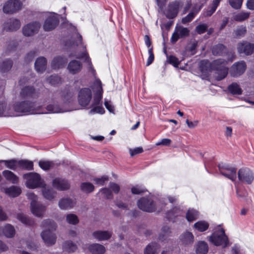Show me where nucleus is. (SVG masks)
I'll return each instance as SVG.
<instances>
[{
    "label": "nucleus",
    "mask_w": 254,
    "mask_h": 254,
    "mask_svg": "<svg viewBox=\"0 0 254 254\" xmlns=\"http://www.w3.org/2000/svg\"><path fill=\"white\" fill-rule=\"evenodd\" d=\"M41 225L45 229L41 233L44 242L48 245L54 244L56 241V237L52 231L57 228L55 222L50 219H46L42 222Z\"/></svg>",
    "instance_id": "nucleus-1"
},
{
    "label": "nucleus",
    "mask_w": 254,
    "mask_h": 254,
    "mask_svg": "<svg viewBox=\"0 0 254 254\" xmlns=\"http://www.w3.org/2000/svg\"><path fill=\"white\" fill-rule=\"evenodd\" d=\"M227 64V62L222 59L214 60L210 64V68L214 71L215 77L217 80H221L227 76L228 72Z\"/></svg>",
    "instance_id": "nucleus-2"
},
{
    "label": "nucleus",
    "mask_w": 254,
    "mask_h": 254,
    "mask_svg": "<svg viewBox=\"0 0 254 254\" xmlns=\"http://www.w3.org/2000/svg\"><path fill=\"white\" fill-rule=\"evenodd\" d=\"M23 177L26 180V186L29 189L41 188L45 186L44 181L38 173L34 172L26 173L23 175Z\"/></svg>",
    "instance_id": "nucleus-3"
},
{
    "label": "nucleus",
    "mask_w": 254,
    "mask_h": 254,
    "mask_svg": "<svg viewBox=\"0 0 254 254\" xmlns=\"http://www.w3.org/2000/svg\"><path fill=\"white\" fill-rule=\"evenodd\" d=\"M209 240L216 246H222L223 248H226L229 245L228 238L222 228H219L214 232L210 236Z\"/></svg>",
    "instance_id": "nucleus-4"
},
{
    "label": "nucleus",
    "mask_w": 254,
    "mask_h": 254,
    "mask_svg": "<svg viewBox=\"0 0 254 254\" xmlns=\"http://www.w3.org/2000/svg\"><path fill=\"white\" fill-rule=\"evenodd\" d=\"M13 110L16 113L22 115L38 114L35 109L34 103L26 101L15 103L13 106Z\"/></svg>",
    "instance_id": "nucleus-5"
},
{
    "label": "nucleus",
    "mask_w": 254,
    "mask_h": 254,
    "mask_svg": "<svg viewBox=\"0 0 254 254\" xmlns=\"http://www.w3.org/2000/svg\"><path fill=\"white\" fill-rule=\"evenodd\" d=\"M27 196L28 198L31 201L30 204L32 213L37 217H43L45 207L37 202V195L32 192H28L27 193Z\"/></svg>",
    "instance_id": "nucleus-6"
},
{
    "label": "nucleus",
    "mask_w": 254,
    "mask_h": 254,
    "mask_svg": "<svg viewBox=\"0 0 254 254\" xmlns=\"http://www.w3.org/2000/svg\"><path fill=\"white\" fill-rule=\"evenodd\" d=\"M218 168L220 173L226 178L235 182L237 178V168L229 164L221 163Z\"/></svg>",
    "instance_id": "nucleus-7"
},
{
    "label": "nucleus",
    "mask_w": 254,
    "mask_h": 254,
    "mask_svg": "<svg viewBox=\"0 0 254 254\" xmlns=\"http://www.w3.org/2000/svg\"><path fill=\"white\" fill-rule=\"evenodd\" d=\"M22 3L20 0H8L3 6L4 13L12 14L21 9Z\"/></svg>",
    "instance_id": "nucleus-8"
},
{
    "label": "nucleus",
    "mask_w": 254,
    "mask_h": 254,
    "mask_svg": "<svg viewBox=\"0 0 254 254\" xmlns=\"http://www.w3.org/2000/svg\"><path fill=\"white\" fill-rule=\"evenodd\" d=\"M92 97V91L88 88L81 89L78 95V102L79 105L83 107H87L91 100Z\"/></svg>",
    "instance_id": "nucleus-9"
},
{
    "label": "nucleus",
    "mask_w": 254,
    "mask_h": 254,
    "mask_svg": "<svg viewBox=\"0 0 254 254\" xmlns=\"http://www.w3.org/2000/svg\"><path fill=\"white\" fill-rule=\"evenodd\" d=\"M238 178L242 183L250 185L254 180V174L249 168H242L238 171Z\"/></svg>",
    "instance_id": "nucleus-10"
},
{
    "label": "nucleus",
    "mask_w": 254,
    "mask_h": 254,
    "mask_svg": "<svg viewBox=\"0 0 254 254\" xmlns=\"http://www.w3.org/2000/svg\"><path fill=\"white\" fill-rule=\"evenodd\" d=\"M137 206L140 209L148 212L156 210V205L151 198H141L137 201Z\"/></svg>",
    "instance_id": "nucleus-11"
},
{
    "label": "nucleus",
    "mask_w": 254,
    "mask_h": 254,
    "mask_svg": "<svg viewBox=\"0 0 254 254\" xmlns=\"http://www.w3.org/2000/svg\"><path fill=\"white\" fill-rule=\"evenodd\" d=\"M183 5L181 1L175 0L170 3L166 13V16L169 19L175 17L179 12V8Z\"/></svg>",
    "instance_id": "nucleus-12"
},
{
    "label": "nucleus",
    "mask_w": 254,
    "mask_h": 254,
    "mask_svg": "<svg viewBox=\"0 0 254 254\" xmlns=\"http://www.w3.org/2000/svg\"><path fill=\"white\" fill-rule=\"evenodd\" d=\"M246 67V64L244 61L235 63L230 68V74L233 77H238L245 72Z\"/></svg>",
    "instance_id": "nucleus-13"
},
{
    "label": "nucleus",
    "mask_w": 254,
    "mask_h": 254,
    "mask_svg": "<svg viewBox=\"0 0 254 254\" xmlns=\"http://www.w3.org/2000/svg\"><path fill=\"white\" fill-rule=\"evenodd\" d=\"M237 50L239 54L251 55L254 52V44L246 41H242L237 45Z\"/></svg>",
    "instance_id": "nucleus-14"
},
{
    "label": "nucleus",
    "mask_w": 254,
    "mask_h": 254,
    "mask_svg": "<svg viewBox=\"0 0 254 254\" xmlns=\"http://www.w3.org/2000/svg\"><path fill=\"white\" fill-rule=\"evenodd\" d=\"M40 27V24L38 22L30 23L25 25L22 28L23 34L26 36H31L38 32Z\"/></svg>",
    "instance_id": "nucleus-15"
},
{
    "label": "nucleus",
    "mask_w": 254,
    "mask_h": 254,
    "mask_svg": "<svg viewBox=\"0 0 254 254\" xmlns=\"http://www.w3.org/2000/svg\"><path fill=\"white\" fill-rule=\"evenodd\" d=\"M190 31L187 28L179 26L176 27L172 34L171 41L172 43L176 42L179 38H182L189 35Z\"/></svg>",
    "instance_id": "nucleus-16"
},
{
    "label": "nucleus",
    "mask_w": 254,
    "mask_h": 254,
    "mask_svg": "<svg viewBox=\"0 0 254 254\" xmlns=\"http://www.w3.org/2000/svg\"><path fill=\"white\" fill-rule=\"evenodd\" d=\"M58 23V15L54 13L47 18L44 24L43 27L45 31H50L55 28Z\"/></svg>",
    "instance_id": "nucleus-17"
},
{
    "label": "nucleus",
    "mask_w": 254,
    "mask_h": 254,
    "mask_svg": "<svg viewBox=\"0 0 254 254\" xmlns=\"http://www.w3.org/2000/svg\"><path fill=\"white\" fill-rule=\"evenodd\" d=\"M207 0H200V5L199 6L196 4L192 8L190 12L186 17L183 18L182 22L185 24L191 21L194 17L195 15L200 11L203 4Z\"/></svg>",
    "instance_id": "nucleus-18"
},
{
    "label": "nucleus",
    "mask_w": 254,
    "mask_h": 254,
    "mask_svg": "<svg viewBox=\"0 0 254 254\" xmlns=\"http://www.w3.org/2000/svg\"><path fill=\"white\" fill-rule=\"evenodd\" d=\"M21 26L20 20L16 18H10L3 24V28L6 31H14Z\"/></svg>",
    "instance_id": "nucleus-19"
},
{
    "label": "nucleus",
    "mask_w": 254,
    "mask_h": 254,
    "mask_svg": "<svg viewBox=\"0 0 254 254\" xmlns=\"http://www.w3.org/2000/svg\"><path fill=\"white\" fill-rule=\"evenodd\" d=\"M94 86L97 90V94L93 99L91 107L100 105V102L102 99L103 89L102 83L99 79H96L94 82Z\"/></svg>",
    "instance_id": "nucleus-20"
},
{
    "label": "nucleus",
    "mask_w": 254,
    "mask_h": 254,
    "mask_svg": "<svg viewBox=\"0 0 254 254\" xmlns=\"http://www.w3.org/2000/svg\"><path fill=\"white\" fill-rule=\"evenodd\" d=\"M53 186L60 190H66L70 187V184L67 180L59 178L53 181Z\"/></svg>",
    "instance_id": "nucleus-21"
},
{
    "label": "nucleus",
    "mask_w": 254,
    "mask_h": 254,
    "mask_svg": "<svg viewBox=\"0 0 254 254\" xmlns=\"http://www.w3.org/2000/svg\"><path fill=\"white\" fill-rule=\"evenodd\" d=\"M20 115H15L13 110L11 109L9 105H7L4 102H0V116H19Z\"/></svg>",
    "instance_id": "nucleus-22"
},
{
    "label": "nucleus",
    "mask_w": 254,
    "mask_h": 254,
    "mask_svg": "<svg viewBox=\"0 0 254 254\" xmlns=\"http://www.w3.org/2000/svg\"><path fill=\"white\" fill-rule=\"evenodd\" d=\"M172 236V232L170 228L167 226L162 227L161 232L158 236V240L161 243L168 242L169 238Z\"/></svg>",
    "instance_id": "nucleus-23"
},
{
    "label": "nucleus",
    "mask_w": 254,
    "mask_h": 254,
    "mask_svg": "<svg viewBox=\"0 0 254 254\" xmlns=\"http://www.w3.org/2000/svg\"><path fill=\"white\" fill-rule=\"evenodd\" d=\"M0 190L8 196L12 197L18 196L21 192V189L16 186H11L6 188L1 187Z\"/></svg>",
    "instance_id": "nucleus-24"
},
{
    "label": "nucleus",
    "mask_w": 254,
    "mask_h": 254,
    "mask_svg": "<svg viewBox=\"0 0 254 254\" xmlns=\"http://www.w3.org/2000/svg\"><path fill=\"white\" fill-rule=\"evenodd\" d=\"M181 243L185 246L191 245L194 241V237L191 232L186 231L180 237Z\"/></svg>",
    "instance_id": "nucleus-25"
},
{
    "label": "nucleus",
    "mask_w": 254,
    "mask_h": 254,
    "mask_svg": "<svg viewBox=\"0 0 254 254\" xmlns=\"http://www.w3.org/2000/svg\"><path fill=\"white\" fill-rule=\"evenodd\" d=\"M82 67V64L76 60L70 61L67 66V69L69 72L72 74H76L80 71Z\"/></svg>",
    "instance_id": "nucleus-26"
},
{
    "label": "nucleus",
    "mask_w": 254,
    "mask_h": 254,
    "mask_svg": "<svg viewBox=\"0 0 254 254\" xmlns=\"http://www.w3.org/2000/svg\"><path fill=\"white\" fill-rule=\"evenodd\" d=\"M112 232L109 231H97L93 233V236L98 241H104L110 239Z\"/></svg>",
    "instance_id": "nucleus-27"
},
{
    "label": "nucleus",
    "mask_w": 254,
    "mask_h": 254,
    "mask_svg": "<svg viewBox=\"0 0 254 254\" xmlns=\"http://www.w3.org/2000/svg\"><path fill=\"white\" fill-rule=\"evenodd\" d=\"M47 60L44 57L38 58L35 63V68L38 72H43L46 68Z\"/></svg>",
    "instance_id": "nucleus-28"
},
{
    "label": "nucleus",
    "mask_w": 254,
    "mask_h": 254,
    "mask_svg": "<svg viewBox=\"0 0 254 254\" xmlns=\"http://www.w3.org/2000/svg\"><path fill=\"white\" fill-rule=\"evenodd\" d=\"M66 63V59L58 56L53 59L52 62L51 66L54 69L59 68L63 67Z\"/></svg>",
    "instance_id": "nucleus-29"
},
{
    "label": "nucleus",
    "mask_w": 254,
    "mask_h": 254,
    "mask_svg": "<svg viewBox=\"0 0 254 254\" xmlns=\"http://www.w3.org/2000/svg\"><path fill=\"white\" fill-rule=\"evenodd\" d=\"M5 179L12 184H17L19 181L18 177L12 172L9 170H4L2 173Z\"/></svg>",
    "instance_id": "nucleus-30"
},
{
    "label": "nucleus",
    "mask_w": 254,
    "mask_h": 254,
    "mask_svg": "<svg viewBox=\"0 0 254 254\" xmlns=\"http://www.w3.org/2000/svg\"><path fill=\"white\" fill-rule=\"evenodd\" d=\"M35 93V89L32 86H26L21 89L20 96L22 98L26 99L31 97Z\"/></svg>",
    "instance_id": "nucleus-31"
},
{
    "label": "nucleus",
    "mask_w": 254,
    "mask_h": 254,
    "mask_svg": "<svg viewBox=\"0 0 254 254\" xmlns=\"http://www.w3.org/2000/svg\"><path fill=\"white\" fill-rule=\"evenodd\" d=\"M74 56L79 59H81L83 58H85V61L89 65V70H91L92 73L94 75L95 73V70L93 68V66L92 65L91 61L89 57L87 55V52L86 51H84L81 54H78L74 55Z\"/></svg>",
    "instance_id": "nucleus-32"
},
{
    "label": "nucleus",
    "mask_w": 254,
    "mask_h": 254,
    "mask_svg": "<svg viewBox=\"0 0 254 254\" xmlns=\"http://www.w3.org/2000/svg\"><path fill=\"white\" fill-rule=\"evenodd\" d=\"M226 52V48L222 44H218L213 47L212 53L216 56H223Z\"/></svg>",
    "instance_id": "nucleus-33"
},
{
    "label": "nucleus",
    "mask_w": 254,
    "mask_h": 254,
    "mask_svg": "<svg viewBox=\"0 0 254 254\" xmlns=\"http://www.w3.org/2000/svg\"><path fill=\"white\" fill-rule=\"evenodd\" d=\"M89 250L93 254H103L105 252V247L99 244H93L90 245Z\"/></svg>",
    "instance_id": "nucleus-34"
},
{
    "label": "nucleus",
    "mask_w": 254,
    "mask_h": 254,
    "mask_svg": "<svg viewBox=\"0 0 254 254\" xmlns=\"http://www.w3.org/2000/svg\"><path fill=\"white\" fill-rule=\"evenodd\" d=\"M15 229L13 226L6 224L2 229L3 234L7 238H12L15 234Z\"/></svg>",
    "instance_id": "nucleus-35"
},
{
    "label": "nucleus",
    "mask_w": 254,
    "mask_h": 254,
    "mask_svg": "<svg viewBox=\"0 0 254 254\" xmlns=\"http://www.w3.org/2000/svg\"><path fill=\"white\" fill-rule=\"evenodd\" d=\"M184 213V212L182 209L175 207L167 213V217L168 219L174 221L175 217L178 216H181Z\"/></svg>",
    "instance_id": "nucleus-36"
},
{
    "label": "nucleus",
    "mask_w": 254,
    "mask_h": 254,
    "mask_svg": "<svg viewBox=\"0 0 254 254\" xmlns=\"http://www.w3.org/2000/svg\"><path fill=\"white\" fill-rule=\"evenodd\" d=\"M0 162L4 163L6 167L12 170H16L18 168V160L11 159L8 160H1Z\"/></svg>",
    "instance_id": "nucleus-37"
},
{
    "label": "nucleus",
    "mask_w": 254,
    "mask_h": 254,
    "mask_svg": "<svg viewBox=\"0 0 254 254\" xmlns=\"http://www.w3.org/2000/svg\"><path fill=\"white\" fill-rule=\"evenodd\" d=\"M208 251V247L206 243L204 241L198 242L196 249L197 254H207Z\"/></svg>",
    "instance_id": "nucleus-38"
},
{
    "label": "nucleus",
    "mask_w": 254,
    "mask_h": 254,
    "mask_svg": "<svg viewBox=\"0 0 254 254\" xmlns=\"http://www.w3.org/2000/svg\"><path fill=\"white\" fill-rule=\"evenodd\" d=\"M18 168L32 170L33 169V163L31 161L26 160H18Z\"/></svg>",
    "instance_id": "nucleus-39"
},
{
    "label": "nucleus",
    "mask_w": 254,
    "mask_h": 254,
    "mask_svg": "<svg viewBox=\"0 0 254 254\" xmlns=\"http://www.w3.org/2000/svg\"><path fill=\"white\" fill-rule=\"evenodd\" d=\"M43 188L42 193L44 197L49 200H52L55 197V192L52 189L46 187V185Z\"/></svg>",
    "instance_id": "nucleus-40"
},
{
    "label": "nucleus",
    "mask_w": 254,
    "mask_h": 254,
    "mask_svg": "<svg viewBox=\"0 0 254 254\" xmlns=\"http://www.w3.org/2000/svg\"><path fill=\"white\" fill-rule=\"evenodd\" d=\"M59 206L62 209H69L73 206V202L69 198L62 199L59 201Z\"/></svg>",
    "instance_id": "nucleus-41"
},
{
    "label": "nucleus",
    "mask_w": 254,
    "mask_h": 254,
    "mask_svg": "<svg viewBox=\"0 0 254 254\" xmlns=\"http://www.w3.org/2000/svg\"><path fill=\"white\" fill-rule=\"evenodd\" d=\"M228 91L233 95H241L242 90L237 83H232L228 87Z\"/></svg>",
    "instance_id": "nucleus-42"
},
{
    "label": "nucleus",
    "mask_w": 254,
    "mask_h": 254,
    "mask_svg": "<svg viewBox=\"0 0 254 254\" xmlns=\"http://www.w3.org/2000/svg\"><path fill=\"white\" fill-rule=\"evenodd\" d=\"M64 251L71 253L74 252L77 249V246L72 242L68 241L65 242L63 246Z\"/></svg>",
    "instance_id": "nucleus-43"
},
{
    "label": "nucleus",
    "mask_w": 254,
    "mask_h": 254,
    "mask_svg": "<svg viewBox=\"0 0 254 254\" xmlns=\"http://www.w3.org/2000/svg\"><path fill=\"white\" fill-rule=\"evenodd\" d=\"M159 247L157 244L151 243L148 245L144 250V254H156Z\"/></svg>",
    "instance_id": "nucleus-44"
},
{
    "label": "nucleus",
    "mask_w": 254,
    "mask_h": 254,
    "mask_svg": "<svg viewBox=\"0 0 254 254\" xmlns=\"http://www.w3.org/2000/svg\"><path fill=\"white\" fill-rule=\"evenodd\" d=\"M250 16V13L245 11H241L233 16V19L236 21L241 22L248 19Z\"/></svg>",
    "instance_id": "nucleus-45"
},
{
    "label": "nucleus",
    "mask_w": 254,
    "mask_h": 254,
    "mask_svg": "<svg viewBox=\"0 0 254 254\" xmlns=\"http://www.w3.org/2000/svg\"><path fill=\"white\" fill-rule=\"evenodd\" d=\"M208 223L204 221H199L194 224L195 229L200 232L206 231L208 229Z\"/></svg>",
    "instance_id": "nucleus-46"
},
{
    "label": "nucleus",
    "mask_w": 254,
    "mask_h": 254,
    "mask_svg": "<svg viewBox=\"0 0 254 254\" xmlns=\"http://www.w3.org/2000/svg\"><path fill=\"white\" fill-rule=\"evenodd\" d=\"M12 61L9 59L4 61L0 65L1 71L5 72L9 71L12 66Z\"/></svg>",
    "instance_id": "nucleus-47"
},
{
    "label": "nucleus",
    "mask_w": 254,
    "mask_h": 254,
    "mask_svg": "<svg viewBox=\"0 0 254 254\" xmlns=\"http://www.w3.org/2000/svg\"><path fill=\"white\" fill-rule=\"evenodd\" d=\"M47 110L50 113H63L65 111L59 105L56 104H50L47 106Z\"/></svg>",
    "instance_id": "nucleus-48"
},
{
    "label": "nucleus",
    "mask_w": 254,
    "mask_h": 254,
    "mask_svg": "<svg viewBox=\"0 0 254 254\" xmlns=\"http://www.w3.org/2000/svg\"><path fill=\"white\" fill-rule=\"evenodd\" d=\"M81 190L84 192L90 193L94 190V186L89 182L82 183L80 186Z\"/></svg>",
    "instance_id": "nucleus-49"
},
{
    "label": "nucleus",
    "mask_w": 254,
    "mask_h": 254,
    "mask_svg": "<svg viewBox=\"0 0 254 254\" xmlns=\"http://www.w3.org/2000/svg\"><path fill=\"white\" fill-rule=\"evenodd\" d=\"M220 0H214L213 1L212 5L204 12V15L205 16H211L216 10L217 6H218Z\"/></svg>",
    "instance_id": "nucleus-50"
},
{
    "label": "nucleus",
    "mask_w": 254,
    "mask_h": 254,
    "mask_svg": "<svg viewBox=\"0 0 254 254\" xmlns=\"http://www.w3.org/2000/svg\"><path fill=\"white\" fill-rule=\"evenodd\" d=\"M198 215L197 211L194 209H189L186 214V218L189 221H192L196 219Z\"/></svg>",
    "instance_id": "nucleus-51"
},
{
    "label": "nucleus",
    "mask_w": 254,
    "mask_h": 254,
    "mask_svg": "<svg viewBox=\"0 0 254 254\" xmlns=\"http://www.w3.org/2000/svg\"><path fill=\"white\" fill-rule=\"evenodd\" d=\"M47 82L52 85H57L62 83V79L61 77L56 75H53L50 76L47 79Z\"/></svg>",
    "instance_id": "nucleus-52"
},
{
    "label": "nucleus",
    "mask_w": 254,
    "mask_h": 254,
    "mask_svg": "<svg viewBox=\"0 0 254 254\" xmlns=\"http://www.w3.org/2000/svg\"><path fill=\"white\" fill-rule=\"evenodd\" d=\"M66 221L68 223L72 225H76L79 222L77 216L74 214H67L66 216Z\"/></svg>",
    "instance_id": "nucleus-53"
},
{
    "label": "nucleus",
    "mask_w": 254,
    "mask_h": 254,
    "mask_svg": "<svg viewBox=\"0 0 254 254\" xmlns=\"http://www.w3.org/2000/svg\"><path fill=\"white\" fill-rule=\"evenodd\" d=\"M76 40L75 41L71 42H66L65 43V45L67 47H72L74 46H79V45L82 44V37L79 34L76 35Z\"/></svg>",
    "instance_id": "nucleus-54"
},
{
    "label": "nucleus",
    "mask_w": 254,
    "mask_h": 254,
    "mask_svg": "<svg viewBox=\"0 0 254 254\" xmlns=\"http://www.w3.org/2000/svg\"><path fill=\"white\" fill-rule=\"evenodd\" d=\"M247 33V28L245 26H240L238 27L235 31V34L236 37L241 38L244 37Z\"/></svg>",
    "instance_id": "nucleus-55"
},
{
    "label": "nucleus",
    "mask_w": 254,
    "mask_h": 254,
    "mask_svg": "<svg viewBox=\"0 0 254 254\" xmlns=\"http://www.w3.org/2000/svg\"><path fill=\"white\" fill-rule=\"evenodd\" d=\"M39 165L42 169L48 170L53 166L54 163L51 161H40Z\"/></svg>",
    "instance_id": "nucleus-56"
},
{
    "label": "nucleus",
    "mask_w": 254,
    "mask_h": 254,
    "mask_svg": "<svg viewBox=\"0 0 254 254\" xmlns=\"http://www.w3.org/2000/svg\"><path fill=\"white\" fill-rule=\"evenodd\" d=\"M17 218L24 224L31 225L33 224V222L23 214H18Z\"/></svg>",
    "instance_id": "nucleus-57"
},
{
    "label": "nucleus",
    "mask_w": 254,
    "mask_h": 254,
    "mask_svg": "<svg viewBox=\"0 0 254 254\" xmlns=\"http://www.w3.org/2000/svg\"><path fill=\"white\" fill-rule=\"evenodd\" d=\"M91 107L92 109L89 112V114L90 115H92L95 113H99L102 114L105 112L104 109L100 105Z\"/></svg>",
    "instance_id": "nucleus-58"
},
{
    "label": "nucleus",
    "mask_w": 254,
    "mask_h": 254,
    "mask_svg": "<svg viewBox=\"0 0 254 254\" xmlns=\"http://www.w3.org/2000/svg\"><path fill=\"white\" fill-rule=\"evenodd\" d=\"M243 3V0H229L230 5L235 9L241 8Z\"/></svg>",
    "instance_id": "nucleus-59"
},
{
    "label": "nucleus",
    "mask_w": 254,
    "mask_h": 254,
    "mask_svg": "<svg viewBox=\"0 0 254 254\" xmlns=\"http://www.w3.org/2000/svg\"><path fill=\"white\" fill-rule=\"evenodd\" d=\"M131 191L134 194H140L146 191V190L140 186H135L131 188Z\"/></svg>",
    "instance_id": "nucleus-60"
},
{
    "label": "nucleus",
    "mask_w": 254,
    "mask_h": 254,
    "mask_svg": "<svg viewBox=\"0 0 254 254\" xmlns=\"http://www.w3.org/2000/svg\"><path fill=\"white\" fill-rule=\"evenodd\" d=\"M100 191L102 192L107 199H112L113 198V195L109 189L103 188L100 190Z\"/></svg>",
    "instance_id": "nucleus-61"
},
{
    "label": "nucleus",
    "mask_w": 254,
    "mask_h": 254,
    "mask_svg": "<svg viewBox=\"0 0 254 254\" xmlns=\"http://www.w3.org/2000/svg\"><path fill=\"white\" fill-rule=\"evenodd\" d=\"M207 28V26L205 24L198 25L195 28V30L197 33L200 34L204 33Z\"/></svg>",
    "instance_id": "nucleus-62"
},
{
    "label": "nucleus",
    "mask_w": 254,
    "mask_h": 254,
    "mask_svg": "<svg viewBox=\"0 0 254 254\" xmlns=\"http://www.w3.org/2000/svg\"><path fill=\"white\" fill-rule=\"evenodd\" d=\"M148 54H149V57L147 59V63H146V65L147 66L151 64L152 63V62L154 59V54L153 53V48L152 47H151L149 49Z\"/></svg>",
    "instance_id": "nucleus-63"
},
{
    "label": "nucleus",
    "mask_w": 254,
    "mask_h": 254,
    "mask_svg": "<svg viewBox=\"0 0 254 254\" xmlns=\"http://www.w3.org/2000/svg\"><path fill=\"white\" fill-rule=\"evenodd\" d=\"M168 61L170 64H172L175 67H177L180 64L179 60L173 56H170L168 58Z\"/></svg>",
    "instance_id": "nucleus-64"
}]
</instances>
